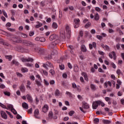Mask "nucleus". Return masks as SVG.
I'll return each mask as SVG.
<instances>
[{"label": "nucleus", "mask_w": 124, "mask_h": 124, "mask_svg": "<svg viewBox=\"0 0 124 124\" xmlns=\"http://www.w3.org/2000/svg\"><path fill=\"white\" fill-rule=\"evenodd\" d=\"M60 42V41L59 40H56L55 41L51 42L49 45V48H50V49H54L55 47H56V45L59 44Z\"/></svg>", "instance_id": "nucleus-1"}, {"label": "nucleus", "mask_w": 124, "mask_h": 124, "mask_svg": "<svg viewBox=\"0 0 124 124\" xmlns=\"http://www.w3.org/2000/svg\"><path fill=\"white\" fill-rule=\"evenodd\" d=\"M11 40L13 41V42H16V43H22V40L19 39L18 37H13Z\"/></svg>", "instance_id": "nucleus-2"}, {"label": "nucleus", "mask_w": 124, "mask_h": 124, "mask_svg": "<svg viewBox=\"0 0 124 124\" xmlns=\"http://www.w3.org/2000/svg\"><path fill=\"white\" fill-rule=\"evenodd\" d=\"M23 43L26 45V46H30V47H33L34 45L33 43H32L31 41H27V40H24L23 41Z\"/></svg>", "instance_id": "nucleus-3"}, {"label": "nucleus", "mask_w": 124, "mask_h": 124, "mask_svg": "<svg viewBox=\"0 0 124 124\" xmlns=\"http://www.w3.org/2000/svg\"><path fill=\"white\" fill-rule=\"evenodd\" d=\"M99 100L95 101L93 102V109H97V107H98V105H99Z\"/></svg>", "instance_id": "nucleus-4"}, {"label": "nucleus", "mask_w": 124, "mask_h": 124, "mask_svg": "<svg viewBox=\"0 0 124 124\" xmlns=\"http://www.w3.org/2000/svg\"><path fill=\"white\" fill-rule=\"evenodd\" d=\"M0 114H1V117L3 119H4V120H7V115L6 114V113H5V112L4 111L1 110Z\"/></svg>", "instance_id": "nucleus-5"}, {"label": "nucleus", "mask_w": 124, "mask_h": 124, "mask_svg": "<svg viewBox=\"0 0 124 124\" xmlns=\"http://www.w3.org/2000/svg\"><path fill=\"white\" fill-rule=\"evenodd\" d=\"M34 117H35L36 119H39L40 117L38 116V115H39V109H38V108L35 109L34 112Z\"/></svg>", "instance_id": "nucleus-6"}, {"label": "nucleus", "mask_w": 124, "mask_h": 124, "mask_svg": "<svg viewBox=\"0 0 124 124\" xmlns=\"http://www.w3.org/2000/svg\"><path fill=\"white\" fill-rule=\"evenodd\" d=\"M82 108L83 109H89L90 108V105L85 102H82Z\"/></svg>", "instance_id": "nucleus-7"}, {"label": "nucleus", "mask_w": 124, "mask_h": 124, "mask_svg": "<svg viewBox=\"0 0 124 124\" xmlns=\"http://www.w3.org/2000/svg\"><path fill=\"white\" fill-rule=\"evenodd\" d=\"M26 98L29 102H30V103H32L33 100L32 97H31V95L30 94H28L26 95Z\"/></svg>", "instance_id": "nucleus-8"}, {"label": "nucleus", "mask_w": 124, "mask_h": 124, "mask_svg": "<svg viewBox=\"0 0 124 124\" xmlns=\"http://www.w3.org/2000/svg\"><path fill=\"white\" fill-rule=\"evenodd\" d=\"M49 109V107H48V105H45L42 108V111L44 113H47L48 112V110Z\"/></svg>", "instance_id": "nucleus-9"}, {"label": "nucleus", "mask_w": 124, "mask_h": 124, "mask_svg": "<svg viewBox=\"0 0 124 124\" xmlns=\"http://www.w3.org/2000/svg\"><path fill=\"white\" fill-rule=\"evenodd\" d=\"M93 48H96V43L93 42L92 43V44H89V49H90V50L93 49Z\"/></svg>", "instance_id": "nucleus-10"}, {"label": "nucleus", "mask_w": 124, "mask_h": 124, "mask_svg": "<svg viewBox=\"0 0 124 124\" xmlns=\"http://www.w3.org/2000/svg\"><path fill=\"white\" fill-rule=\"evenodd\" d=\"M57 38H58V36H57V35L55 34H53L50 36L49 40H50V41H52L54 40V39H57Z\"/></svg>", "instance_id": "nucleus-11"}, {"label": "nucleus", "mask_w": 124, "mask_h": 124, "mask_svg": "<svg viewBox=\"0 0 124 124\" xmlns=\"http://www.w3.org/2000/svg\"><path fill=\"white\" fill-rule=\"evenodd\" d=\"M60 36L62 37V38H65V32H64V30H61Z\"/></svg>", "instance_id": "nucleus-12"}, {"label": "nucleus", "mask_w": 124, "mask_h": 124, "mask_svg": "<svg viewBox=\"0 0 124 124\" xmlns=\"http://www.w3.org/2000/svg\"><path fill=\"white\" fill-rule=\"evenodd\" d=\"M19 89L22 93H25V92L26 91V89L25 88V85H24V84H22L20 85V86L19 87Z\"/></svg>", "instance_id": "nucleus-13"}, {"label": "nucleus", "mask_w": 124, "mask_h": 124, "mask_svg": "<svg viewBox=\"0 0 124 124\" xmlns=\"http://www.w3.org/2000/svg\"><path fill=\"white\" fill-rule=\"evenodd\" d=\"M65 30L68 34H69V35H70V33H71V31H70V28H69V26L67 25H66Z\"/></svg>", "instance_id": "nucleus-14"}, {"label": "nucleus", "mask_w": 124, "mask_h": 124, "mask_svg": "<svg viewBox=\"0 0 124 124\" xmlns=\"http://www.w3.org/2000/svg\"><path fill=\"white\" fill-rule=\"evenodd\" d=\"M51 55H52V56L58 55V50L55 49H52L51 52Z\"/></svg>", "instance_id": "nucleus-15"}, {"label": "nucleus", "mask_w": 124, "mask_h": 124, "mask_svg": "<svg viewBox=\"0 0 124 124\" xmlns=\"http://www.w3.org/2000/svg\"><path fill=\"white\" fill-rule=\"evenodd\" d=\"M22 106L24 109H29V105L26 102H23L22 103Z\"/></svg>", "instance_id": "nucleus-16"}, {"label": "nucleus", "mask_w": 124, "mask_h": 124, "mask_svg": "<svg viewBox=\"0 0 124 124\" xmlns=\"http://www.w3.org/2000/svg\"><path fill=\"white\" fill-rule=\"evenodd\" d=\"M41 82H42V80L40 81V80L38 81V80L36 79L35 80V83L38 87H41L42 86V84H41Z\"/></svg>", "instance_id": "nucleus-17"}, {"label": "nucleus", "mask_w": 124, "mask_h": 124, "mask_svg": "<svg viewBox=\"0 0 124 124\" xmlns=\"http://www.w3.org/2000/svg\"><path fill=\"white\" fill-rule=\"evenodd\" d=\"M81 50L82 52H87V48H86V46L84 45H82L81 46Z\"/></svg>", "instance_id": "nucleus-18"}, {"label": "nucleus", "mask_w": 124, "mask_h": 124, "mask_svg": "<svg viewBox=\"0 0 124 124\" xmlns=\"http://www.w3.org/2000/svg\"><path fill=\"white\" fill-rule=\"evenodd\" d=\"M74 22L75 25H79V23H80V19H79V18H75L74 19Z\"/></svg>", "instance_id": "nucleus-19"}, {"label": "nucleus", "mask_w": 124, "mask_h": 124, "mask_svg": "<svg viewBox=\"0 0 124 124\" xmlns=\"http://www.w3.org/2000/svg\"><path fill=\"white\" fill-rule=\"evenodd\" d=\"M90 88L92 91H96V87H95V85L93 84H91Z\"/></svg>", "instance_id": "nucleus-20"}, {"label": "nucleus", "mask_w": 124, "mask_h": 124, "mask_svg": "<svg viewBox=\"0 0 124 124\" xmlns=\"http://www.w3.org/2000/svg\"><path fill=\"white\" fill-rule=\"evenodd\" d=\"M37 23L38 24V25H36L35 26V29H38L39 28H40V27H42V24L40 23L39 22H37Z\"/></svg>", "instance_id": "nucleus-21"}, {"label": "nucleus", "mask_w": 124, "mask_h": 124, "mask_svg": "<svg viewBox=\"0 0 124 124\" xmlns=\"http://www.w3.org/2000/svg\"><path fill=\"white\" fill-rule=\"evenodd\" d=\"M94 20H95V21H98V20H99V16H98V13H97L94 16Z\"/></svg>", "instance_id": "nucleus-22"}, {"label": "nucleus", "mask_w": 124, "mask_h": 124, "mask_svg": "<svg viewBox=\"0 0 124 124\" xmlns=\"http://www.w3.org/2000/svg\"><path fill=\"white\" fill-rule=\"evenodd\" d=\"M82 75H84V78L86 81H89V79L88 78V76L84 72L82 73Z\"/></svg>", "instance_id": "nucleus-23"}, {"label": "nucleus", "mask_w": 124, "mask_h": 124, "mask_svg": "<svg viewBox=\"0 0 124 124\" xmlns=\"http://www.w3.org/2000/svg\"><path fill=\"white\" fill-rule=\"evenodd\" d=\"M46 66H49V67H54V66H53V64L49 62H46Z\"/></svg>", "instance_id": "nucleus-24"}, {"label": "nucleus", "mask_w": 124, "mask_h": 124, "mask_svg": "<svg viewBox=\"0 0 124 124\" xmlns=\"http://www.w3.org/2000/svg\"><path fill=\"white\" fill-rule=\"evenodd\" d=\"M53 29H57L58 28V24L55 22H53L52 26Z\"/></svg>", "instance_id": "nucleus-25"}, {"label": "nucleus", "mask_w": 124, "mask_h": 124, "mask_svg": "<svg viewBox=\"0 0 124 124\" xmlns=\"http://www.w3.org/2000/svg\"><path fill=\"white\" fill-rule=\"evenodd\" d=\"M11 63L12 64H16V65H19V62L15 60H13Z\"/></svg>", "instance_id": "nucleus-26"}, {"label": "nucleus", "mask_w": 124, "mask_h": 124, "mask_svg": "<svg viewBox=\"0 0 124 124\" xmlns=\"http://www.w3.org/2000/svg\"><path fill=\"white\" fill-rule=\"evenodd\" d=\"M21 71L22 72H23V73H25L26 72H28V71H29V70L27 68H22Z\"/></svg>", "instance_id": "nucleus-27"}, {"label": "nucleus", "mask_w": 124, "mask_h": 124, "mask_svg": "<svg viewBox=\"0 0 124 124\" xmlns=\"http://www.w3.org/2000/svg\"><path fill=\"white\" fill-rule=\"evenodd\" d=\"M6 59H7L9 61H11L12 60V55H6Z\"/></svg>", "instance_id": "nucleus-28"}, {"label": "nucleus", "mask_w": 124, "mask_h": 124, "mask_svg": "<svg viewBox=\"0 0 124 124\" xmlns=\"http://www.w3.org/2000/svg\"><path fill=\"white\" fill-rule=\"evenodd\" d=\"M103 122L104 124H111V121L109 120H103Z\"/></svg>", "instance_id": "nucleus-29"}, {"label": "nucleus", "mask_w": 124, "mask_h": 124, "mask_svg": "<svg viewBox=\"0 0 124 124\" xmlns=\"http://www.w3.org/2000/svg\"><path fill=\"white\" fill-rule=\"evenodd\" d=\"M56 96H59L60 95V90L57 89L55 92Z\"/></svg>", "instance_id": "nucleus-30"}, {"label": "nucleus", "mask_w": 124, "mask_h": 124, "mask_svg": "<svg viewBox=\"0 0 124 124\" xmlns=\"http://www.w3.org/2000/svg\"><path fill=\"white\" fill-rule=\"evenodd\" d=\"M48 118L52 119L53 118V111H49L48 113Z\"/></svg>", "instance_id": "nucleus-31"}, {"label": "nucleus", "mask_w": 124, "mask_h": 124, "mask_svg": "<svg viewBox=\"0 0 124 124\" xmlns=\"http://www.w3.org/2000/svg\"><path fill=\"white\" fill-rule=\"evenodd\" d=\"M7 107L8 109H11V110L12 109H13L14 108H13V105L11 104H9L7 105Z\"/></svg>", "instance_id": "nucleus-32"}, {"label": "nucleus", "mask_w": 124, "mask_h": 124, "mask_svg": "<svg viewBox=\"0 0 124 124\" xmlns=\"http://www.w3.org/2000/svg\"><path fill=\"white\" fill-rule=\"evenodd\" d=\"M4 94H5V95H7V96H10V92H7V91H5L3 92Z\"/></svg>", "instance_id": "nucleus-33"}, {"label": "nucleus", "mask_w": 124, "mask_h": 124, "mask_svg": "<svg viewBox=\"0 0 124 124\" xmlns=\"http://www.w3.org/2000/svg\"><path fill=\"white\" fill-rule=\"evenodd\" d=\"M91 25H92L91 22H88L87 24L85 25L84 28H85V29H88V28H89Z\"/></svg>", "instance_id": "nucleus-34"}, {"label": "nucleus", "mask_w": 124, "mask_h": 124, "mask_svg": "<svg viewBox=\"0 0 124 124\" xmlns=\"http://www.w3.org/2000/svg\"><path fill=\"white\" fill-rule=\"evenodd\" d=\"M74 70L75 72H78L79 70V68L78 67V66H75L74 67Z\"/></svg>", "instance_id": "nucleus-35"}, {"label": "nucleus", "mask_w": 124, "mask_h": 124, "mask_svg": "<svg viewBox=\"0 0 124 124\" xmlns=\"http://www.w3.org/2000/svg\"><path fill=\"white\" fill-rule=\"evenodd\" d=\"M111 54H112L113 56V60H116V59H117V56H116V53L115 52V51H112Z\"/></svg>", "instance_id": "nucleus-36"}, {"label": "nucleus", "mask_w": 124, "mask_h": 124, "mask_svg": "<svg viewBox=\"0 0 124 124\" xmlns=\"http://www.w3.org/2000/svg\"><path fill=\"white\" fill-rule=\"evenodd\" d=\"M99 105H101L102 107H104V106H105V104H104L101 101L99 100Z\"/></svg>", "instance_id": "nucleus-37"}, {"label": "nucleus", "mask_w": 124, "mask_h": 124, "mask_svg": "<svg viewBox=\"0 0 124 124\" xmlns=\"http://www.w3.org/2000/svg\"><path fill=\"white\" fill-rule=\"evenodd\" d=\"M0 106L1 107H2V108H3L4 109H7V110H8V108H6V106H5V105L2 104L1 103H0Z\"/></svg>", "instance_id": "nucleus-38"}, {"label": "nucleus", "mask_w": 124, "mask_h": 124, "mask_svg": "<svg viewBox=\"0 0 124 124\" xmlns=\"http://www.w3.org/2000/svg\"><path fill=\"white\" fill-rule=\"evenodd\" d=\"M104 50L106 51H110V47H109V46L106 45L105 46V48H104Z\"/></svg>", "instance_id": "nucleus-39"}, {"label": "nucleus", "mask_w": 124, "mask_h": 124, "mask_svg": "<svg viewBox=\"0 0 124 124\" xmlns=\"http://www.w3.org/2000/svg\"><path fill=\"white\" fill-rule=\"evenodd\" d=\"M27 62H33V59H32L31 57H29L27 59Z\"/></svg>", "instance_id": "nucleus-40"}, {"label": "nucleus", "mask_w": 124, "mask_h": 124, "mask_svg": "<svg viewBox=\"0 0 124 124\" xmlns=\"http://www.w3.org/2000/svg\"><path fill=\"white\" fill-rule=\"evenodd\" d=\"M94 124H97L98 123H99V119L98 118H95L93 120Z\"/></svg>", "instance_id": "nucleus-41"}, {"label": "nucleus", "mask_w": 124, "mask_h": 124, "mask_svg": "<svg viewBox=\"0 0 124 124\" xmlns=\"http://www.w3.org/2000/svg\"><path fill=\"white\" fill-rule=\"evenodd\" d=\"M11 111L14 114V115H17V111H16L14 108L12 109Z\"/></svg>", "instance_id": "nucleus-42"}, {"label": "nucleus", "mask_w": 124, "mask_h": 124, "mask_svg": "<svg viewBox=\"0 0 124 124\" xmlns=\"http://www.w3.org/2000/svg\"><path fill=\"white\" fill-rule=\"evenodd\" d=\"M72 88L73 89H76L77 88V85H76V84L74 82L72 83Z\"/></svg>", "instance_id": "nucleus-43"}, {"label": "nucleus", "mask_w": 124, "mask_h": 124, "mask_svg": "<svg viewBox=\"0 0 124 124\" xmlns=\"http://www.w3.org/2000/svg\"><path fill=\"white\" fill-rule=\"evenodd\" d=\"M49 72L51 74V75H52V76H54V75L55 74V70H54V69L50 70Z\"/></svg>", "instance_id": "nucleus-44"}, {"label": "nucleus", "mask_w": 124, "mask_h": 124, "mask_svg": "<svg viewBox=\"0 0 124 124\" xmlns=\"http://www.w3.org/2000/svg\"><path fill=\"white\" fill-rule=\"evenodd\" d=\"M21 37H23V38H27V37H28V35L25 33H21Z\"/></svg>", "instance_id": "nucleus-45"}, {"label": "nucleus", "mask_w": 124, "mask_h": 124, "mask_svg": "<svg viewBox=\"0 0 124 124\" xmlns=\"http://www.w3.org/2000/svg\"><path fill=\"white\" fill-rule=\"evenodd\" d=\"M75 113V111L74 110H71L69 112V116H73V114Z\"/></svg>", "instance_id": "nucleus-46"}, {"label": "nucleus", "mask_w": 124, "mask_h": 124, "mask_svg": "<svg viewBox=\"0 0 124 124\" xmlns=\"http://www.w3.org/2000/svg\"><path fill=\"white\" fill-rule=\"evenodd\" d=\"M66 94H67V95H68V96H70V97H71V96H72V93H71L69 92H66Z\"/></svg>", "instance_id": "nucleus-47"}, {"label": "nucleus", "mask_w": 124, "mask_h": 124, "mask_svg": "<svg viewBox=\"0 0 124 124\" xmlns=\"http://www.w3.org/2000/svg\"><path fill=\"white\" fill-rule=\"evenodd\" d=\"M95 10L96 11H97V12H100V11H101V9H100V8H99L98 7H96L95 8Z\"/></svg>", "instance_id": "nucleus-48"}, {"label": "nucleus", "mask_w": 124, "mask_h": 124, "mask_svg": "<svg viewBox=\"0 0 124 124\" xmlns=\"http://www.w3.org/2000/svg\"><path fill=\"white\" fill-rule=\"evenodd\" d=\"M16 74L18 77H20V78L23 77V75H22V74L19 72H16Z\"/></svg>", "instance_id": "nucleus-49"}, {"label": "nucleus", "mask_w": 124, "mask_h": 124, "mask_svg": "<svg viewBox=\"0 0 124 124\" xmlns=\"http://www.w3.org/2000/svg\"><path fill=\"white\" fill-rule=\"evenodd\" d=\"M4 33L5 34V35H6V36H10V35H11V34L9 33H8V32H6L5 31H4Z\"/></svg>", "instance_id": "nucleus-50"}, {"label": "nucleus", "mask_w": 124, "mask_h": 124, "mask_svg": "<svg viewBox=\"0 0 124 124\" xmlns=\"http://www.w3.org/2000/svg\"><path fill=\"white\" fill-rule=\"evenodd\" d=\"M45 38L44 37H40V41L41 42H45Z\"/></svg>", "instance_id": "nucleus-51"}, {"label": "nucleus", "mask_w": 124, "mask_h": 124, "mask_svg": "<svg viewBox=\"0 0 124 124\" xmlns=\"http://www.w3.org/2000/svg\"><path fill=\"white\" fill-rule=\"evenodd\" d=\"M30 79H31V81H34V80H35V78H34V76H31L30 77Z\"/></svg>", "instance_id": "nucleus-52"}, {"label": "nucleus", "mask_w": 124, "mask_h": 124, "mask_svg": "<svg viewBox=\"0 0 124 124\" xmlns=\"http://www.w3.org/2000/svg\"><path fill=\"white\" fill-rule=\"evenodd\" d=\"M2 14L6 18H7V14L5 12V11L2 10Z\"/></svg>", "instance_id": "nucleus-53"}, {"label": "nucleus", "mask_w": 124, "mask_h": 124, "mask_svg": "<svg viewBox=\"0 0 124 124\" xmlns=\"http://www.w3.org/2000/svg\"><path fill=\"white\" fill-rule=\"evenodd\" d=\"M22 62H27V58H22L21 59Z\"/></svg>", "instance_id": "nucleus-54"}, {"label": "nucleus", "mask_w": 124, "mask_h": 124, "mask_svg": "<svg viewBox=\"0 0 124 124\" xmlns=\"http://www.w3.org/2000/svg\"><path fill=\"white\" fill-rule=\"evenodd\" d=\"M116 73L118 74V75H120V74H122V71H121V70L118 69L116 71Z\"/></svg>", "instance_id": "nucleus-55"}, {"label": "nucleus", "mask_w": 124, "mask_h": 124, "mask_svg": "<svg viewBox=\"0 0 124 124\" xmlns=\"http://www.w3.org/2000/svg\"><path fill=\"white\" fill-rule=\"evenodd\" d=\"M45 85L46 86H49V82L46 80V79L44 80Z\"/></svg>", "instance_id": "nucleus-56"}, {"label": "nucleus", "mask_w": 124, "mask_h": 124, "mask_svg": "<svg viewBox=\"0 0 124 124\" xmlns=\"http://www.w3.org/2000/svg\"><path fill=\"white\" fill-rule=\"evenodd\" d=\"M36 78H38V79H39V81H41V80H42L41 79V78L40 77V76L38 74L36 75Z\"/></svg>", "instance_id": "nucleus-57"}, {"label": "nucleus", "mask_w": 124, "mask_h": 124, "mask_svg": "<svg viewBox=\"0 0 124 124\" xmlns=\"http://www.w3.org/2000/svg\"><path fill=\"white\" fill-rule=\"evenodd\" d=\"M42 71L44 75H46V76H47V75H48V72H47V71L44 70H42Z\"/></svg>", "instance_id": "nucleus-58"}, {"label": "nucleus", "mask_w": 124, "mask_h": 124, "mask_svg": "<svg viewBox=\"0 0 124 124\" xmlns=\"http://www.w3.org/2000/svg\"><path fill=\"white\" fill-rule=\"evenodd\" d=\"M116 42H120V41H121V38L119 37H116Z\"/></svg>", "instance_id": "nucleus-59"}, {"label": "nucleus", "mask_w": 124, "mask_h": 124, "mask_svg": "<svg viewBox=\"0 0 124 124\" xmlns=\"http://www.w3.org/2000/svg\"><path fill=\"white\" fill-rule=\"evenodd\" d=\"M78 92H81V87H80V86H78L76 88Z\"/></svg>", "instance_id": "nucleus-60"}, {"label": "nucleus", "mask_w": 124, "mask_h": 124, "mask_svg": "<svg viewBox=\"0 0 124 124\" xmlns=\"http://www.w3.org/2000/svg\"><path fill=\"white\" fill-rule=\"evenodd\" d=\"M98 71L99 72H101V73H104V71H103V70H102L101 68H98Z\"/></svg>", "instance_id": "nucleus-61"}, {"label": "nucleus", "mask_w": 124, "mask_h": 124, "mask_svg": "<svg viewBox=\"0 0 124 124\" xmlns=\"http://www.w3.org/2000/svg\"><path fill=\"white\" fill-rule=\"evenodd\" d=\"M98 52L99 55H101V56H104V52H103V51L99 50Z\"/></svg>", "instance_id": "nucleus-62"}, {"label": "nucleus", "mask_w": 124, "mask_h": 124, "mask_svg": "<svg viewBox=\"0 0 124 124\" xmlns=\"http://www.w3.org/2000/svg\"><path fill=\"white\" fill-rule=\"evenodd\" d=\"M5 88V85H4L3 84H1L0 85V89H4Z\"/></svg>", "instance_id": "nucleus-63"}, {"label": "nucleus", "mask_w": 124, "mask_h": 124, "mask_svg": "<svg viewBox=\"0 0 124 124\" xmlns=\"http://www.w3.org/2000/svg\"><path fill=\"white\" fill-rule=\"evenodd\" d=\"M120 102L122 105H124V99H121Z\"/></svg>", "instance_id": "nucleus-64"}]
</instances>
